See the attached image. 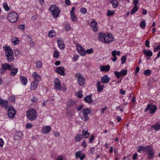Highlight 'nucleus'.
I'll use <instances>...</instances> for the list:
<instances>
[{
    "instance_id": "nucleus-4",
    "label": "nucleus",
    "mask_w": 160,
    "mask_h": 160,
    "mask_svg": "<svg viewBox=\"0 0 160 160\" xmlns=\"http://www.w3.org/2000/svg\"><path fill=\"white\" fill-rule=\"evenodd\" d=\"M90 113V111L89 109L87 108H84L80 112V115L82 114L80 116V117L82 120L85 121H87L89 119L88 115Z\"/></svg>"
},
{
    "instance_id": "nucleus-39",
    "label": "nucleus",
    "mask_w": 160,
    "mask_h": 160,
    "mask_svg": "<svg viewBox=\"0 0 160 160\" xmlns=\"http://www.w3.org/2000/svg\"><path fill=\"white\" fill-rule=\"evenodd\" d=\"M121 76H124L126 75L127 73V71L124 69H122L120 72Z\"/></svg>"
},
{
    "instance_id": "nucleus-43",
    "label": "nucleus",
    "mask_w": 160,
    "mask_h": 160,
    "mask_svg": "<svg viewBox=\"0 0 160 160\" xmlns=\"http://www.w3.org/2000/svg\"><path fill=\"white\" fill-rule=\"evenodd\" d=\"M114 73L117 78H119L121 76L120 72L114 71Z\"/></svg>"
},
{
    "instance_id": "nucleus-63",
    "label": "nucleus",
    "mask_w": 160,
    "mask_h": 160,
    "mask_svg": "<svg viewBox=\"0 0 160 160\" xmlns=\"http://www.w3.org/2000/svg\"><path fill=\"white\" fill-rule=\"evenodd\" d=\"M117 54V51L115 50L112 52V55L113 57H116V55Z\"/></svg>"
},
{
    "instance_id": "nucleus-12",
    "label": "nucleus",
    "mask_w": 160,
    "mask_h": 160,
    "mask_svg": "<svg viewBox=\"0 0 160 160\" xmlns=\"http://www.w3.org/2000/svg\"><path fill=\"white\" fill-rule=\"evenodd\" d=\"M54 82L55 83V89L57 90H60L61 87L60 80L56 78L54 80Z\"/></svg>"
},
{
    "instance_id": "nucleus-18",
    "label": "nucleus",
    "mask_w": 160,
    "mask_h": 160,
    "mask_svg": "<svg viewBox=\"0 0 160 160\" xmlns=\"http://www.w3.org/2000/svg\"><path fill=\"white\" fill-rule=\"evenodd\" d=\"M110 80V78L108 77V76L107 75H105L101 78V82L103 83H108Z\"/></svg>"
},
{
    "instance_id": "nucleus-3",
    "label": "nucleus",
    "mask_w": 160,
    "mask_h": 160,
    "mask_svg": "<svg viewBox=\"0 0 160 160\" xmlns=\"http://www.w3.org/2000/svg\"><path fill=\"white\" fill-rule=\"evenodd\" d=\"M18 15L15 12L9 13L8 15L7 19L11 22L14 23L16 22L18 19Z\"/></svg>"
},
{
    "instance_id": "nucleus-27",
    "label": "nucleus",
    "mask_w": 160,
    "mask_h": 160,
    "mask_svg": "<svg viewBox=\"0 0 160 160\" xmlns=\"http://www.w3.org/2000/svg\"><path fill=\"white\" fill-rule=\"evenodd\" d=\"M20 78L21 81L22 82V83L23 85H25L27 84V80L25 77L20 76Z\"/></svg>"
},
{
    "instance_id": "nucleus-8",
    "label": "nucleus",
    "mask_w": 160,
    "mask_h": 160,
    "mask_svg": "<svg viewBox=\"0 0 160 160\" xmlns=\"http://www.w3.org/2000/svg\"><path fill=\"white\" fill-rule=\"evenodd\" d=\"M113 40L112 36L111 34L106 33V35L104 40V42L105 43H107L109 44L112 42Z\"/></svg>"
},
{
    "instance_id": "nucleus-38",
    "label": "nucleus",
    "mask_w": 160,
    "mask_h": 160,
    "mask_svg": "<svg viewBox=\"0 0 160 160\" xmlns=\"http://www.w3.org/2000/svg\"><path fill=\"white\" fill-rule=\"evenodd\" d=\"M138 10V8L137 6H134L131 10V14L132 15L134 13Z\"/></svg>"
},
{
    "instance_id": "nucleus-41",
    "label": "nucleus",
    "mask_w": 160,
    "mask_h": 160,
    "mask_svg": "<svg viewBox=\"0 0 160 160\" xmlns=\"http://www.w3.org/2000/svg\"><path fill=\"white\" fill-rule=\"evenodd\" d=\"M140 26L142 28L144 29L146 27L145 22L144 20L142 21L140 24Z\"/></svg>"
},
{
    "instance_id": "nucleus-36",
    "label": "nucleus",
    "mask_w": 160,
    "mask_h": 160,
    "mask_svg": "<svg viewBox=\"0 0 160 160\" xmlns=\"http://www.w3.org/2000/svg\"><path fill=\"white\" fill-rule=\"evenodd\" d=\"M82 135L80 134H78L75 137V140L76 142H79L82 140Z\"/></svg>"
},
{
    "instance_id": "nucleus-52",
    "label": "nucleus",
    "mask_w": 160,
    "mask_h": 160,
    "mask_svg": "<svg viewBox=\"0 0 160 160\" xmlns=\"http://www.w3.org/2000/svg\"><path fill=\"white\" fill-rule=\"evenodd\" d=\"M114 14V12L113 11H111L109 10H108L107 12V15L108 16H110L113 15Z\"/></svg>"
},
{
    "instance_id": "nucleus-20",
    "label": "nucleus",
    "mask_w": 160,
    "mask_h": 160,
    "mask_svg": "<svg viewBox=\"0 0 160 160\" xmlns=\"http://www.w3.org/2000/svg\"><path fill=\"white\" fill-rule=\"evenodd\" d=\"M142 52L143 54L147 57H151L152 55V52L149 49L148 51L146 49H144Z\"/></svg>"
},
{
    "instance_id": "nucleus-48",
    "label": "nucleus",
    "mask_w": 160,
    "mask_h": 160,
    "mask_svg": "<svg viewBox=\"0 0 160 160\" xmlns=\"http://www.w3.org/2000/svg\"><path fill=\"white\" fill-rule=\"evenodd\" d=\"M80 11L82 14H85L87 13V11L85 8H81L80 9Z\"/></svg>"
},
{
    "instance_id": "nucleus-37",
    "label": "nucleus",
    "mask_w": 160,
    "mask_h": 160,
    "mask_svg": "<svg viewBox=\"0 0 160 160\" xmlns=\"http://www.w3.org/2000/svg\"><path fill=\"white\" fill-rule=\"evenodd\" d=\"M71 19L72 21L75 22L77 21V17L75 13H70Z\"/></svg>"
},
{
    "instance_id": "nucleus-16",
    "label": "nucleus",
    "mask_w": 160,
    "mask_h": 160,
    "mask_svg": "<svg viewBox=\"0 0 160 160\" xmlns=\"http://www.w3.org/2000/svg\"><path fill=\"white\" fill-rule=\"evenodd\" d=\"M8 104V101L2 98L0 99V105L2 107L6 108Z\"/></svg>"
},
{
    "instance_id": "nucleus-28",
    "label": "nucleus",
    "mask_w": 160,
    "mask_h": 160,
    "mask_svg": "<svg viewBox=\"0 0 160 160\" xmlns=\"http://www.w3.org/2000/svg\"><path fill=\"white\" fill-rule=\"evenodd\" d=\"M6 59L8 62L12 61L14 59V57L13 56V54L6 55Z\"/></svg>"
},
{
    "instance_id": "nucleus-58",
    "label": "nucleus",
    "mask_w": 160,
    "mask_h": 160,
    "mask_svg": "<svg viewBox=\"0 0 160 160\" xmlns=\"http://www.w3.org/2000/svg\"><path fill=\"white\" fill-rule=\"evenodd\" d=\"M160 49V44L157 47H155L154 48V52H156L158 51L159 49Z\"/></svg>"
},
{
    "instance_id": "nucleus-24",
    "label": "nucleus",
    "mask_w": 160,
    "mask_h": 160,
    "mask_svg": "<svg viewBox=\"0 0 160 160\" xmlns=\"http://www.w3.org/2000/svg\"><path fill=\"white\" fill-rule=\"evenodd\" d=\"M110 66L109 65L103 66L100 67V70L102 71L108 72L110 70Z\"/></svg>"
},
{
    "instance_id": "nucleus-35",
    "label": "nucleus",
    "mask_w": 160,
    "mask_h": 160,
    "mask_svg": "<svg viewBox=\"0 0 160 160\" xmlns=\"http://www.w3.org/2000/svg\"><path fill=\"white\" fill-rule=\"evenodd\" d=\"M152 128H153L155 130H158L160 129V124L157 123L153 125L152 126Z\"/></svg>"
},
{
    "instance_id": "nucleus-31",
    "label": "nucleus",
    "mask_w": 160,
    "mask_h": 160,
    "mask_svg": "<svg viewBox=\"0 0 160 160\" xmlns=\"http://www.w3.org/2000/svg\"><path fill=\"white\" fill-rule=\"evenodd\" d=\"M110 2L114 8H117L118 5V2L117 0H110Z\"/></svg>"
},
{
    "instance_id": "nucleus-7",
    "label": "nucleus",
    "mask_w": 160,
    "mask_h": 160,
    "mask_svg": "<svg viewBox=\"0 0 160 160\" xmlns=\"http://www.w3.org/2000/svg\"><path fill=\"white\" fill-rule=\"evenodd\" d=\"M157 109V107L154 105L148 104L147 107L145 109V111L146 112L149 110L150 113L153 114L155 112Z\"/></svg>"
},
{
    "instance_id": "nucleus-15",
    "label": "nucleus",
    "mask_w": 160,
    "mask_h": 160,
    "mask_svg": "<svg viewBox=\"0 0 160 160\" xmlns=\"http://www.w3.org/2000/svg\"><path fill=\"white\" fill-rule=\"evenodd\" d=\"M150 149L147 151V154L148 155V158L149 159H152L154 156V153L153 150L151 147L150 148Z\"/></svg>"
},
{
    "instance_id": "nucleus-13",
    "label": "nucleus",
    "mask_w": 160,
    "mask_h": 160,
    "mask_svg": "<svg viewBox=\"0 0 160 160\" xmlns=\"http://www.w3.org/2000/svg\"><path fill=\"white\" fill-rule=\"evenodd\" d=\"M3 49L5 51V56L13 54V51L12 49L9 46H4Z\"/></svg>"
},
{
    "instance_id": "nucleus-61",
    "label": "nucleus",
    "mask_w": 160,
    "mask_h": 160,
    "mask_svg": "<svg viewBox=\"0 0 160 160\" xmlns=\"http://www.w3.org/2000/svg\"><path fill=\"white\" fill-rule=\"evenodd\" d=\"M38 100L37 98L35 97V96L33 97V98L31 99V101L34 102H36Z\"/></svg>"
},
{
    "instance_id": "nucleus-42",
    "label": "nucleus",
    "mask_w": 160,
    "mask_h": 160,
    "mask_svg": "<svg viewBox=\"0 0 160 160\" xmlns=\"http://www.w3.org/2000/svg\"><path fill=\"white\" fill-rule=\"evenodd\" d=\"M151 73V71L150 69H147L144 72V74L145 75L149 76Z\"/></svg>"
},
{
    "instance_id": "nucleus-26",
    "label": "nucleus",
    "mask_w": 160,
    "mask_h": 160,
    "mask_svg": "<svg viewBox=\"0 0 160 160\" xmlns=\"http://www.w3.org/2000/svg\"><path fill=\"white\" fill-rule=\"evenodd\" d=\"M32 76H33V78L35 80L34 81H37L38 82V81L41 79L40 76L36 72H35L32 74Z\"/></svg>"
},
{
    "instance_id": "nucleus-6",
    "label": "nucleus",
    "mask_w": 160,
    "mask_h": 160,
    "mask_svg": "<svg viewBox=\"0 0 160 160\" xmlns=\"http://www.w3.org/2000/svg\"><path fill=\"white\" fill-rule=\"evenodd\" d=\"M12 65H10L8 63H4L2 64L1 68L0 69V73L2 74L4 73L7 70H11L12 69Z\"/></svg>"
},
{
    "instance_id": "nucleus-32",
    "label": "nucleus",
    "mask_w": 160,
    "mask_h": 160,
    "mask_svg": "<svg viewBox=\"0 0 160 160\" xmlns=\"http://www.w3.org/2000/svg\"><path fill=\"white\" fill-rule=\"evenodd\" d=\"M48 36L52 38L56 36V32L54 30H51L49 32Z\"/></svg>"
},
{
    "instance_id": "nucleus-1",
    "label": "nucleus",
    "mask_w": 160,
    "mask_h": 160,
    "mask_svg": "<svg viewBox=\"0 0 160 160\" xmlns=\"http://www.w3.org/2000/svg\"><path fill=\"white\" fill-rule=\"evenodd\" d=\"M49 10L54 18H57L60 13V10L54 4L50 6Z\"/></svg>"
},
{
    "instance_id": "nucleus-5",
    "label": "nucleus",
    "mask_w": 160,
    "mask_h": 160,
    "mask_svg": "<svg viewBox=\"0 0 160 160\" xmlns=\"http://www.w3.org/2000/svg\"><path fill=\"white\" fill-rule=\"evenodd\" d=\"M75 77L78 79V84L80 86H82L85 83V79L80 73L75 74Z\"/></svg>"
},
{
    "instance_id": "nucleus-53",
    "label": "nucleus",
    "mask_w": 160,
    "mask_h": 160,
    "mask_svg": "<svg viewBox=\"0 0 160 160\" xmlns=\"http://www.w3.org/2000/svg\"><path fill=\"white\" fill-rule=\"evenodd\" d=\"M20 52V50H19L18 49H15V51H14L15 55L16 56L18 55L19 54Z\"/></svg>"
},
{
    "instance_id": "nucleus-17",
    "label": "nucleus",
    "mask_w": 160,
    "mask_h": 160,
    "mask_svg": "<svg viewBox=\"0 0 160 160\" xmlns=\"http://www.w3.org/2000/svg\"><path fill=\"white\" fill-rule=\"evenodd\" d=\"M51 130L50 127L49 126H47L42 128V132L44 134L48 133L50 132Z\"/></svg>"
},
{
    "instance_id": "nucleus-34",
    "label": "nucleus",
    "mask_w": 160,
    "mask_h": 160,
    "mask_svg": "<svg viewBox=\"0 0 160 160\" xmlns=\"http://www.w3.org/2000/svg\"><path fill=\"white\" fill-rule=\"evenodd\" d=\"M151 147L149 145H147L145 146H142V150L143 152H147L149 150Z\"/></svg>"
},
{
    "instance_id": "nucleus-56",
    "label": "nucleus",
    "mask_w": 160,
    "mask_h": 160,
    "mask_svg": "<svg viewBox=\"0 0 160 160\" xmlns=\"http://www.w3.org/2000/svg\"><path fill=\"white\" fill-rule=\"evenodd\" d=\"M93 49L92 48H90L89 49H87L86 52H87V53H88V54H91L93 52Z\"/></svg>"
},
{
    "instance_id": "nucleus-57",
    "label": "nucleus",
    "mask_w": 160,
    "mask_h": 160,
    "mask_svg": "<svg viewBox=\"0 0 160 160\" xmlns=\"http://www.w3.org/2000/svg\"><path fill=\"white\" fill-rule=\"evenodd\" d=\"M81 146L84 148H86L87 147V144L85 141H83L82 143Z\"/></svg>"
},
{
    "instance_id": "nucleus-11",
    "label": "nucleus",
    "mask_w": 160,
    "mask_h": 160,
    "mask_svg": "<svg viewBox=\"0 0 160 160\" xmlns=\"http://www.w3.org/2000/svg\"><path fill=\"white\" fill-rule=\"evenodd\" d=\"M76 47L78 52L82 56H85L86 54V52L84 50L83 48L80 46L79 44H77Z\"/></svg>"
},
{
    "instance_id": "nucleus-21",
    "label": "nucleus",
    "mask_w": 160,
    "mask_h": 160,
    "mask_svg": "<svg viewBox=\"0 0 160 160\" xmlns=\"http://www.w3.org/2000/svg\"><path fill=\"white\" fill-rule=\"evenodd\" d=\"M101 82L100 81L98 82L97 83V91L98 92H101L103 89V85H101Z\"/></svg>"
},
{
    "instance_id": "nucleus-54",
    "label": "nucleus",
    "mask_w": 160,
    "mask_h": 160,
    "mask_svg": "<svg viewBox=\"0 0 160 160\" xmlns=\"http://www.w3.org/2000/svg\"><path fill=\"white\" fill-rule=\"evenodd\" d=\"M95 139V137L94 135H92L90 136L89 139V142L91 143L92 142V141H93Z\"/></svg>"
},
{
    "instance_id": "nucleus-29",
    "label": "nucleus",
    "mask_w": 160,
    "mask_h": 160,
    "mask_svg": "<svg viewBox=\"0 0 160 160\" xmlns=\"http://www.w3.org/2000/svg\"><path fill=\"white\" fill-rule=\"evenodd\" d=\"M58 45L59 46V48L61 49H62L64 48H65V44L63 43V42L61 41L60 40H58Z\"/></svg>"
},
{
    "instance_id": "nucleus-49",
    "label": "nucleus",
    "mask_w": 160,
    "mask_h": 160,
    "mask_svg": "<svg viewBox=\"0 0 160 160\" xmlns=\"http://www.w3.org/2000/svg\"><path fill=\"white\" fill-rule=\"evenodd\" d=\"M59 56V53L56 50L54 52V54L53 55V57L55 58H58Z\"/></svg>"
},
{
    "instance_id": "nucleus-25",
    "label": "nucleus",
    "mask_w": 160,
    "mask_h": 160,
    "mask_svg": "<svg viewBox=\"0 0 160 160\" xmlns=\"http://www.w3.org/2000/svg\"><path fill=\"white\" fill-rule=\"evenodd\" d=\"M106 35V33L104 34L103 33H100L98 37V39L99 41H101L102 42H104V40Z\"/></svg>"
},
{
    "instance_id": "nucleus-40",
    "label": "nucleus",
    "mask_w": 160,
    "mask_h": 160,
    "mask_svg": "<svg viewBox=\"0 0 160 160\" xmlns=\"http://www.w3.org/2000/svg\"><path fill=\"white\" fill-rule=\"evenodd\" d=\"M82 152L81 151H79L76 152L75 153V157L77 159L78 158H80L81 156Z\"/></svg>"
},
{
    "instance_id": "nucleus-47",
    "label": "nucleus",
    "mask_w": 160,
    "mask_h": 160,
    "mask_svg": "<svg viewBox=\"0 0 160 160\" xmlns=\"http://www.w3.org/2000/svg\"><path fill=\"white\" fill-rule=\"evenodd\" d=\"M126 59V56L124 55L122 57L121 60L122 61V64L125 63Z\"/></svg>"
},
{
    "instance_id": "nucleus-50",
    "label": "nucleus",
    "mask_w": 160,
    "mask_h": 160,
    "mask_svg": "<svg viewBox=\"0 0 160 160\" xmlns=\"http://www.w3.org/2000/svg\"><path fill=\"white\" fill-rule=\"evenodd\" d=\"M33 126V125L30 123H28L26 125V127L27 128L29 129L31 128Z\"/></svg>"
},
{
    "instance_id": "nucleus-22",
    "label": "nucleus",
    "mask_w": 160,
    "mask_h": 160,
    "mask_svg": "<svg viewBox=\"0 0 160 160\" xmlns=\"http://www.w3.org/2000/svg\"><path fill=\"white\" fill-rule=\"evenodd\" d=\"M38 82L34 81L31 83V89L32 90H35L37 87Z\"/></svg>"
},
{
    "instance_id": "nucleus-51",
    "label": "nucleus",
    "mask_w": 160,
    "mask_h": 160,
    "mask_svg": "<svg viewBox=\"0 0 160 160\" xmlns=\"http://www.w3.org/2000/svg\"><path fill=\"white\" fill-rule=\"evenodd\" d=\"M78 98H82V91L81 90H79L78 92Z\"/></svg>"
},
{
    "instance_id": "nucleus-64",
    "label": "nucleus",
    "mask_w": 160,
    "mask_h": 160,
    "mask_svg": "<svg viewBox=\"0 0 160 160\" xmlns=\"http://www.w3.org/2000/svg\"><path fill=\"white\" fill-rule=\"evenodd\" d=\"M63 157L62 155H59L58 156L56 160H63Z\"/></svg>"
},
{
    "instance_id": "nucleus-2",
    "label": "nucleus",
    "mask_w": 160,
    "mask_h": 160,
    "mask_svg": "<svg viewBox=\"0 0 160 160\" xmlns=\"http://www.w3.org/2000/svg\"><path fill=\"white\" fill-rule=\"evenodd\" d=\"M26 114L27 118L31 121L35 120L37 117V112L34 109L29 110L27 111Z\"/></svg>"
},
{
    "instance_id": "nucleus-46",
    "label": "nucleus",
    "mask_w": 160,
    "mask_h": 160,
    "mask_svg": "<svg viewBox=\"0 0 160 160\" xmlns=\"http://www.w3.org/2000/svg\"><path fill=\"white\" fill-rule=\"evenodd\" d=\"M36 67L38 68H40L42 67V62L39 61H38L36 62Z\"/></svg>"
},
{
    "instance_id": "nucleus-14",
    "label": "nucleus",
    "mask_w": 160,
    "mask_h": 160,
    "mask_svg": "<svg viewBox=\"0 0 160 160\" xmlns=\"http://www.w3.org/2000/svg\"><path fill=\"white\" fill-rule=\"evenodd\" d=\"M90 25L92 28L94 32H97L98 31L97 23L95 21V20L93 19L92 20Z\"/></svg>"
},
{
    "instance_id": "nucleus-62",
    "label": "nucleus",
    "mask_w": 160,
    "mask_h": 160,
    "mask_svg": "<svg viewBox=\"0 0 160 160\" xmlns=\"http://www.w3.org/2000/svg\"><path fill=\"white\" fill-rule=\"evenodd\" d=\"M139 67H137L135 71V75H137V73L139 72Z\"/></svg>"
},
{
    "instance_id": "nucleus-44",
    "label": "nucleus",
    "mask_w": 160,
    "mask_h": 160,
    "mask_svg": "<svg viewBox=\"0 0 160 160\" xmlns=\"http://www.w3.org/2000/svg\"><path fill=\"white\" fill-rule=\"evenodd\" d=\"M12 42L14 43L15 45L19 43V41L18 40L17 38L15 37L13 38Z\"/></svg>"
},
{
    "instance_id": "nucleus-33",
    "label": "nucleus",
    "mask_w": 160,
    "mask_h": 160,
    "mask_svg": "<svg viewBox=\"0 0 160 160\" xmlns=\"http://www.w3.org/2000/svg\"><path fill=\"white\" fill-rule=\"evenodd\" d=\"M75 104V102L73 100H68L67 103V106L69 107L73 106Z\"/></svg>"
},
{
    "instance_id": "nucleus-60",
    "label": "nucleus",
    "mask_w": 160,
    "mask_h": 160,
    "mask_svg": "<svg viewBox=\"0 0 160 160\" xmlns=\"http://www.w3.org/2000/svg\"><path fill=\"white\" fill-rule=\"evenodd\" d=\"M19 28L21 30H24L25 28V25L23 24L19 25Z\"/></svg>"
},
{
    "instance_id": "nucleus-9",
    "label": "nucleus",
    "mask_w": 160,
    "mask_h": 160,
    "mask_svg": "<svg viewBox=\"0 0 160 160\" xmlns=\"http://www.w3.org/2000/svg\"><path fill=\"white\" fill-rule=\"evenodd\" d=\"M8 108V117L10 118H13L16 113L15 110L12 107H9Z\"/></svg>"
},
{
    "instance_id": "nucleus-45",
    "label": "nucleus",
    "mask_w": 160,
    "mask_h": 160,
    "mask_svg": "<svg viewBox=\"0 0 160 160\" xmlns=\"http://www.w3.org/2000/svg\"><path fill=\"white\" fill-rule=\"evenodd\" d=\"M3 7L6 11H8L10 10L9 8L6 3L3 4Z\"/></svg>"
},
{
    "instance_id": "nucleus-30",
    "label": "nucleus",
    "mask_w": 160,
    "mask_h": 160,
    "mask_svg": "<svg viewBox=\"0 0 160 160\" xmlns=\"http://www.w3.org/2000/svg\"><path fill=\"white\" fill-rule=\"evenodd\" d=\"M89 133L87 131L82 130V137L84 138H87L89 137Z\"/></svg>"
},
{
    "instance_id": "nucleus-55",
    "label": "nucleus",
    "mask_w": 160,
    "mask_h": 160,
    "mask_svg": "<svg viewBox=\"0 0 160 160\" xmlns=\"http://www.w3.org/2000/svg\"><path fill=\"white\" fill-rule=\"evenodd\" d=\"M28 37L30 40H29L30 44L31 45H33L34 44V41L32 40L30 36H28Z\"/></svg>"
},
{
    "instance_id": "nucleus-59",
    "label": "nucleus",
    "mask_w": 160,
    "mask_h": 160,
    "mask_svg": "<svg viewBox=\"0 0 160 160\" xmlns=\"http://www.w3.org/2000/svg\"><path fill=\"white\" fill-rule=\"evenodd\" d=\"M150 42L148 40H146L145 42V45L148 48L150 47L149 45Z\"/></svg>"
},
{
    "instance_id": "nucleus-10",
    "label": "nucleus",
    "mask_w": 160,
    "mask_h": 160,
    "mask_svg": "<svg viewBox=\"0 0 160 160\" xmlns=\"http://www.w3.org/2000/svg\"><path fill=\"white\" fill-rule=\"evenodd\" d=\"M65 68L63 67H59L55 69L56 72L60 75L64 76L65 74Z\"/></svg>"
},
{
    "instance_id": "nucleus-19",
    "label": "nucleus",
    "mask_w": 160,
    "mask_h": 160,
    "mask_svg": "<svg viewBox=\"0 0 160 160\" xmlns=\"http://www.w3.org/2000/svg\"><path fill=\"white\" fill-rule=\"evenodd\" d=\"M12 69L11 72L10 73V75L12 77H13L16 75L18 71V69L17 68H13V66H12Z\"/></svg>"
},
{
    "instance_id": "nucleus-23",
    "label": "nucleus",
    "mask_w": 160,
    "mask_h": 160,
    "mask_svg": "<svg viewBox=\"0 0 160 160\" xmlns=\"http://www.w3.org/2000/svg\"><path fill=\"white\" fill-rule=\"evenodd\" d=\"M84 100L86 102L88 103H91L92 102L91 96V95H89L87 96L84 98Z\"/></svg>"
}]
</instances>
